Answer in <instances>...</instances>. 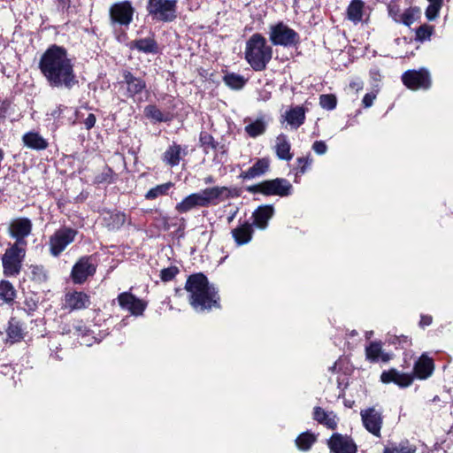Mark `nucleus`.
<instances>
[{
    "label": "nucleus",
    "mask_w": 453,
    "mask_h": 453,
    "mask_svg": "<svg viewBox=\"0 0 453 453\" xmlns=\"http://www.w3.org/2000/svg\"><path fill=\"white\" fill-rule=\"evenodd\" d=\"M39 68L50 87L70 89L78 83L73 61L62 47H50L42 55Z\"/></svg>",
    "instance_id": "nucleus-1"
},
{
    "label": "nucleus",
    "mask_w": 453,
    "mask_h": 453,
    "mask_svg": "<svg viewBox=\"0 0 453 453\" xmlns=\"http://www.w3.org/2000/svg\"><path fill=\"white\" fill-rule=\"evenodd\" d=\"M186 289L189 293L190 304L196 311L219 307L218 292L203 274L190 276L187 280Z\"/></svg>",
    "instance_id": "nucleus-2"
},
{
    "label": "nucleus",
    "mask_w": 453,
    "mask_h": 453,
    "mask_svg": "<svg viewBox=\"0 0 453 453\" xmlns=\"http://www.w3.org/2000/svg\"><path fill=\"white\" fill-rule=\"evenodd\" d=\"M273 56L272 47L260 34L252 35L246 42L245 59L255 71L266 67Z\"/></svg>",
    "instance_id": "nucleus-3"
},
{
    "label": "nucleus",
    "mask_w": 453,
    "mask_h": 453,
    "mask_svg": "<svg viewBox=\"0 0 453 453\" xmlns=\"http://www.w3.org/2000/svg\"><path fill=\"white\" fill-rule=\"evenodd\" d=\"M26 250L18 244H12L2 257L3 273L6 277L17 276L22 268Z\"/></svg>",
    "instance_id": "nucleus-4"
},
{
    "label": "nucleus",
    "mask_w": 453,
    "mask_h": 453,
    "mask_svg": "<svg viewBox=\"0 0 453 453\" xmlns=\"http://www.w3.org/2000/svg\"><path fill=\"white\" fill-rule=\"evenodd\" d=\"M147 11L153 19L171 22L176 18V0H149Z\"/></svg>",
    "instance_id": "nucleus-5"
},
{
    "label": "nucleus",
    "mask_w": 453,
    "mask_h": 453,
    "mask_svg": "<svg viewBox=\"0 0 453 453\" xmlns=\"http://www.w3.org/2000/svg\"><path fill=\"white\" fill-rule=\"evenodd\" d=\"M269 39L273 45L295 46L299 42L298 34L283 22L270 27Z\"/></svg>",
    "instance_id": "nucleus-6"
},
{
    "label": "nucleus",
    "mask_w": 453,
    "mask_h": 453,
    "mask_svg": "<svg viewBox=\"0 0 453 453\" xmlns=\"http://www.w3.org/2000/svg\"><path fill=\"white\" fill-rule=\"evenodd\" d=\"M77 235V231L69 228L63 227L57 230L50 237L49 241L50 252L53 257H58L65 248L71 244Z\"/></svg>",
    "instance_id": "nucleus-7"
},
{
    "label": "nucleus",
    "mask_w": 453,
    "mask_h": 453,
    "mask_svg": "<svg viewBox=\"0 0 453 453\" xmlns=\"http://www.w3.org/2000/svg\"><path fill=\"white\" fill-rule=\"evenodd\" d=\"M111 23L127 27L133 20L134 8L130 1L113 4L109 10Z\"/></svg>",
    "instance_id": "nucleus-8"
},
{
    "label": "nucleus",
    "mask_w": 453,
    "mask_h": 453,
    "mask_svg": "<svg viewBox=\"0 0 453 453\" xmlns=\"http://www.w3.org/2000/svg\"><path fill=\"white\" fill-rule=\"evenodd\" d=\"M255 190L266 196H288L292 189V185L285 179H274L265 180L255 186Z\"/></svg>",
    "instance_id": "nucleus-9"
},
{
    "label": "nucleus",
    "mask_w": 453,
    "mask_h": 453,
    "mask_svg": "<svg viewBox=\"0 0 453 453\" xmlns=\"http://www.w3.org/2000/svg\"><path fill=\"white\" fill-rule=\"evenodd\" d=\"M32 226L31 220L27 218H16L10 221L8 233L12 238L16 240L14 244L22 247L27 244L25 238L31 234Z\"/></svg>",
    "instance_id": "nucleus-10"
},
{
    "label": "nucleus",
    "mask_w": 453,
    "mask_h": 453,
    "mask_svg": "<svg viewBox=\"0 0 453 453\" xmlns=\"http://www.w3.org/2000/svg\"><path fill=\"white\" fill-rule=\"evenodd\" d=\"M199 198L201 207H208L216 205L230 196L231 191L226 187H212L207 188L196 192Z\"/></svg>",
    "instance_id": "nucleus-11"
},
{
    "label": "nucleus",
    "mask_w": 453,
    "mask_h": 453,
    "mask_svg": "<svg viewBox=\"0 0 453 453\" xmlns=\"http://www.w3.org/2000/svg\"><path fill=\"white\" fill-rule=\"evenodd\" d=\"M362 423L365 429L376 437H380L383 423L381 412L374 407L362 410L360 412Z\"/></svg>",
    "instance_id": "nucleus-12"
},
{
    "label": "nucleus",
    "mask_w": 453,
    "mask_h": 453,
    "mask_svg": "<svg viewBox=\"0 0 453 453\" xmlns=\"http://www.w3.org/2000/svg\"><path fill=\"white\" fill-rule=\"evenodd\" d=\"M404 85L413 90L426 89L430 87L429 73L425 69L407 71L402 76Z\"/></svg>",
    "instance_id": "nucleus-13"
},
{
    "label": "nucleus",
    "mask_w": 453,
    "mask_h": 453,
    "mask_svg": "<svg viewBox=\"0 0 453 453\" xmlns=\"http://www.w3.org/2000/svg\"><path fill=\"white\" fill-rule=\"evenodd\" d=\"M118 302L121 309L129 311L134 316L142 315L147 306V303L143 300L136 297L130 292L119 294Z\"/></svg>",
    "instance_id": "nucleus-14"
},
{
    "label": "nucleus",
    "mask_w": 453,
    "mask_h": 453,
    "mask_svg": "<svg viewBox=\"0 0 453 453\" xmlns=\"http://www.w3.org/2000/svg\"><path fill=\"white\" fill-rule=\"evenodd\" d=\"M96 273V265L91 257H81L73 267L72 280L76 284L83 283L88 277Z\"/></svg>",
    "instance_id": "nucleus-15"
},
{
    "label": "nucleus",
    "mask_w": 453,
    "mask_h": 453,
    "mask_svg": "<svg viewBox=\"0 0 453 453\" xmlns=\"http://www.w3.org/2000/svg\"><path fill=\"white\" fill-rule=\"evenodd\" d=\"M90 305V297L81 291L67 292L65 296V307L70 311L86 309Z\"/></svg>",
    "instance_id": "nucleus-16"
},
{
    "label": "nucleus",
    "mask_w": 453,
    "mask_h": 453,
    "mask_svg": "<svg viewBox=\"0 0 453 453\" xmlns=\"http://www.w3.org/2000/svg\"><path fill=\"white\" fill-rule=\"evenodd\" d=\"M328 446L334 453H356L357 446L348 436L334 434L328 441Z\"/></svg>",
    "instance_id": "nucleus-17"
},
{
    "label": "nucleus",
    "mask_w": 453,
    "mask_h": 453,
    "mask_svg": "<svg viewBox=\"0 0 453 453\" xmlns=\"http://www.w3.org/2000/svg\"><path fill=\"white\" fill-rule=\"evenodd\" d=\"M383 383L394 382L401 388L409 387L413 381V376L409 373L400 372L395 369L385 371L380 375Z\"/></svg>",
    "instance_id": "nucleus-18"
},
{
    "label": "nucleus",
    "mask_w": 453,
    "mask_h": 453,
    "mask_svg": "<svg viewBox=\"0 0 453 453\" xmlns=\"http://www.w3.org/2000/svg\"><path fill=\"white\" fill-rule=\"evenodd\" d=\"M123 77L124 82L127 85V95L130 97L139 95L146 88V83L143 80L134 76L128 71L123 73Z\"/></svg>",
    "instance_id": "nucleus-19"
},
{
    "label": "nucleus",
    "mask_w": 453,
    "mask_h": 453,
    "mask_svg": "<svg viewBox=\"0 0 453 453\" xmlns=\"http://www.w3.org/2000/svg\"><path fill=\"white\" fill-rule=\"evenodd\" d=\"M365 357L370 362H388L391 356L382 350L381 343L379 342H372L365 348Z\"/></svg>",
    "instance_id": "nucleus-20"
},
{
    "label": "nucleus",
    "mask_w": 453,
    "mask_h": 453,
    "mask_svg": "<svg viewBox=\"0 0 453 453\" xmlns=\"http://www.w3.org/2000/svg\"><path fill=\"white\" fill-rule=\"evenodd\" d=\"M434 369V362L426 355H422L414 365V373L420 380L430 377Z\"/></svg>",
    "instance_id": "nucleus-21"
},
{
    "label": "nucleus",
    "mask_w": 453,
    "mask_h": 453,
    "mask_svg": "<svg viewBox=\"0 0 453 453\" xmlns=\"http://www.w3.org/2000/svg\"><path fill=\"white\" fill-rule=\"evenodd\" d=\"M274 213L273 205L259 206L254 212V225L260 228L265 229L268 226V221L272 219Z\"/></svg>",
    "instance_id": "nucleus-22"
},
{
    "label": "nucleus",
    "mask_w": 453,
    "mask_h": 453,
    "mask_svg": "<svg viewBox=\"0 0 453 453\" xmlns=\"http://www.w3.org/2000/svg\"><path fill=\"white\" fill-rule=\"evenodd\" d=\"M252 225L248 222L232 230L233 238L239 246L249 243L252 239Z\"/></svg>",
    "instance_id": "nucleus-23"
},
{
    "label": "nucleus",
    "mask_w": 453,
    "mask_h": 453,
    "mask_svg": "<svg viewBox=\"0 0 453 453\" xmlns=\"http://www.w3.org/2000/svg\"><path fill=\"white\" fill-rule=\"evenodd\" d=\"M22 141L25 146L36 150H45L48 147L47 141L36 132L26 133Z\"/></svg>",
    "instance_id": "nucleus-24"
},
{
    "label": "nucleus",
    "mask_w": 453,
    "mask_h": 453,
    "mask_svg": "<svg viewBox=\"0 0 453 453\" xmlns=\"http://www.w3.org/2000/svg\"><path fill=\"white\" fill-rule=\"evenodd\" d=\"M269 168V160L266 158L258 159L253 166L241 173L242 179L251 180L264 174Z\"/></svg>",
    "instance_id": "nucleus-25"
},
{
    "label": "nucleus",
    "mask_w": 453,
    "mask_h": 453,
    "mask_svg": "<svg viewBox=\"0 0 453 453\" xmlns=\"http://www.w3.org/2000/svg\"><path fill=\"white\" fill-rule=\"evenodd\" d=\"M284 118L288 125H290L293 128L296 129L304 121V109L301 106H296L294 108H291L290 110L286 111Z\"/></svg>",
    "instance_id": "nucleus-26"
},
{
    "label": "nucleus",
    "mask_w": 453,
    "mask_h": 453,
    "mask_svg": "<svg viewBox=\"0 0 453 453\" xmlns=\"http://www.w3.org/2000/svg\"><path fill=\"white\" fill-rule=\"evenodd\" d=\"M275 151L280 159L289 161L293 155L290 153V143L287 135L281 134L277 136Z\"/></svg>",
    "instance_id": "nucleus-27"
},
{
    "label": "nucleus",
    "mask_w": 453,
    "mask_h": 453,
    "mask_svg": "<svg viewBox=\"0 0 453 453\" xmlns=\"http://www.w3.org/2000/svg\"><path fill=\"white\" fill-rule=\"evenodd\" d=\"M196 207H201L200 198L197 193H192L178 203L175 210L179 213H186Z\"/></svg>",
    "instance_id": "nucleus-28"
},
{
    "label": "nucleus",
    "mask_w": 453,
    "mask_h": 453,
    "mask_svg": "<svg viewBox=\"0 0 453 453\" xmlns=\"http://www.w3.org/2000/svg\"><path fill=\"white\" fill-rule=\"evenodd\" d=\"M130 47L144 53H156L157 50V42L151 37L133 41Z\"/></svg>",
    "instance_id": "nucleus-29"
},
{
    "label": "nucleus",
    "mask_w": 453,
    "mask_h": 453,
    "mask_svg": "<svg viewBox=\"0 0 453 453\" xmlns=\"http://www.w3.org/2000/svg\"><path fill=\"white\" fill-rule=\"evenodd\" d=\"M182 150L180 145L173 144L163 155V161L170 166L179 165Z\"/></svg>",
    "instance_id": "nucleus-30"
},
{
    "label": "nucleus",
    "mask_w": 453,
    "mask_h": 453,
    "mask_svg": "<svg viewBox=\"0 0 453 453\" xmlns=\"http://www.w3.org/2000/svg\"><path fill=\"white\" fill-rule=\"evenodd\" d=\"M364 3L361 0H353L348 9L347 17L353 23L357 24L362 20Z\"/></svg>",
    "instance_id": "nucleus-31"
},
{
    "label": "nucleus",
    "mask_w": 453,
    "mask_h": 453,
    "mask_svg": "<svg viewBox=\"0 0 453 453\" xmlns=\"http://www.w3.org/2000/svg\"><path fill=\"white\" fill-rule=\"evenodd\" d=\"M7 342L15 343L21 341L24 337L23 330L18 321L11 319L6 329Z\"/></svg>",
    "instance_id": "nucleus-32"
},
{
    "label": "nucleus",
    "mask_w": 453,
    "mask_h": 453,
    "mask_svg": "<svg viewBox=\"0 0 453 453\" xmlns=\"http://www.w3.org/2000/svg\"><path fill=\"white\" fill-rule=\"evenodd\" d=\"M267 123L264 117L258 118L245 127L246 133L250 137H257L265 132Z\"/></svg>",
    "instance_id": "nucleus-33"
},
{
    "label": "nucleus",
    "mask_w": 453,
    "mask_h": 453,
    "mask_svg": "<svg viewBox=\"0 0 453 453\" xmlns=\"http://www.w3.org/2000/svg\"><path fill=\"white\" fill-rule=\"evenodd\" d=\"M173 186V182H166L150 188L146 194L145 198L147 200H155L159 196H166L170 188Z\"/></svg>",
    "instance_id": "nucleus-34"
},
{
    "label": "nucleus",
    "mask_w": 453,
    "mask_h": 453,
    "mask_svg": "<svg viewBox=\"0 0 453 453\" xmlns=\"http://www.w3.org/2000/svg\"><path fill=\"white\" fill-rule=\"evenodd\" d=\"M416 447L409 441H402L398 444H392L384 449V453H415Z\"/></svg>",
    "instance_id": "nucleus-35"
},
{
    "label": "nucleus",
    "mask_w": 453,
    "mask_h": 453,
    "mask_svg": "<svg viewBox=\"0 0 453 453\" xmlns=\"http://www.w3.org/2000/svg\"><path fill=\"white\" fill-rule=\"evenodd\" d=\"M316 436L309 432L301 434L296 440V444L300 450H308L315 442Z\"/></svg>",
    "instance_id": "nucleus-36"
},
{
    "label": "nucleus",
    "mask_w": 453,
    "mask_h": 453,
    "mask_svg": "<svg viewBox=\"0 0 453 453\" xmlns=\"http://www.w3.org/2000/svg\"><path fill=\"white\" fill-rule=\"evenodd\" d=\"M15 296V289L13 286L6 280L0 282V298L4 301L9 302L13 300Z\"/></svg>",
    "instance_id": "nucleus-37"
},
{
    "label": "nucleus",
    "mask_w": 453,
    "mask_h": 453,
    "mask_svg": "<svg viewBox=\"0 0 453 453\" xmlns=\"http://www.w3.org/2000/svg\"><path fill=\"white\" fill-rule=\"evenodd\" d=\"M429 4L426 10V17L429 20H434L437 18L439 12L442 6V0H427Z\"/></svg>",
    "instance_id": "nucleus-38"
},
{
    "label": "nucleus",
    "mask_w": 453,
    "mask_h": 453,
    "mask_svg": "<svg viewBox=\"0 0 453 453\" xmlns=\"http://www.w3.org/2000/svg\"><path fill=\"white\" fill-rule=\"evenodd\" d=\"M126 222V215L122 212H112L109 214L108 226L111 229H118Z\"/></svg>",
    "instance_id": "nucleus-39"
},
{
    "label": "nucleus",
    "mask_w": 453,
    "mask_h": 453,
    "mask_svg": "<svg viewBox=\"0 0 453 453\" xmlns=\"http://www.w3.org/2000/svg\"><path fill=\"white\" fill-rule=\"evenodd\" d=\"M319 104L323 109L329 111L334 110L337 104L336 96L332 94L321 95L319 97Z\"/></svg>",
    "instance_id": "nucleus-40"
},
{
    "label": "nucleus",
    "mask_w": 453,
    "mask_h": 453,
    "mask_svg": "<svg viewBox=\"0 0 453 453\" xmlns=\"http://www.w3.org/2000/svg\"><path fill=\"white\" fill-rule=\"evenodd\" d=\"M225 81L227 86H229L232 88H241L245 84V80L237 74H228L225 77Z\"/></svg>",
    "instance_id": "nucleus-41"
},
{
    "label": "nucleus",
    "mask_w": 453,
    "mask_h": 453,
    "mask_svg": "<svg viewBox=\"0 0 453 453\" xmlns=\"http://www.w3.org/2000/svg\"><path fill=\"white\" fill-rule=\"evenodd\" d=\"M418 12L414 9L406 10L401 16L402 22L406 26H411L416 20Z\"/></svg>",
    "instance_id": "nucleus-42"
},
{
    "label": "nucleus",
    "mask_w": 453,
    "mask_h": 453,
    "mask_svg": "<svg viewBox=\"0 0 453 453\" xmlns=\"http://www.w3.org/2000/svg\"><path fill=\"white\" fill-rule=\"evenodd\" d=\"M178 272H179V270L175 266L165 268L160 273L161 280L164 281H169L175 277V275L178 273Z\"/></svg>",
    "instance_id": "nucleus-43"
},
{
    "label": "nucleus",
    "mask_w": 453,
    "mask_h": 453,
    "mask_svg": "<svg viewBox=\"0 0 453 453\" xmlns=\"http://www.w3.org/2000/svg\"><path fill=\"white\" fill-rule=\"evenodd\" d=\"M144 112L147 117L154 119L157 121H161L163 119L162 112L154 105H149L145 108Z\"/></svg>",
    "instance_id": "nucleus-44"
},
{
    "label": "nucleus",
    "mask_w": 453,
    "mask_h": 453,
    "mask_svg": "<svg viewBox=\"0 0 453 453\" xmlns=\"http://www.w3.org/2000/svg\"><path fill=\"white\" fill-rule=\"evenodd\" d=\"M31 273L34 280L38 281H42L46 280V273L42 266L41 265H33L31 267Z\"/></svg>",
    "instance_id": "nucleus-45"
},
{
    "label": "nucleus",
    "mask_w": 453,
    "mask_h": 453,
    "mask_svg": "<svg viewBox=\"0 0 453 453\" xmlns=\"http://www.w3.org/2000/svg\"><path fill=\"white\" fill-rule=\"evenodd\" d=\"M432 35V29L427 26H421L416 32L417 39L424 41L429 39Z\"/></svg>",
    "instance_id": "nucleus-46"
},
{
    "label": "nucleus",
    "mask_w": 453,
    "mask_h": 453,
    "mask_svg": "<svg viewBox=\"0 0 453 453\" xmlns=\"http://www.w3.org/2000/svg\"><path fill=\"white\" fill-rule=\"evenodd\" d=\"M321 424H324L328 428L334 429L337 425L335 415L330 411L327 416L324 418V420L321 422Z\"/></svg>",
    "instance_id": "nucleus-47"
},
{
    "label": "nucleus",
    "mask_w": 453,
    "mask_h": 453,
    "mask_svg": "<svg viewBox=\"0 0 453 453\" xmlns=\"http://www.w3.org/2000/svg\"><path fill=\"white\" fill-rule=\"evenodd\" d=\"M321 424H324L328 428L334 429L337 425L335 415L330 411L327 416L324 418V420L321 422Z\"/></svg>",
    "instance_id": "nucleus-48"
},
{
    "label": "nucleus",
    "mask_w": 453,
    "mask_h": 453,
    "mask_svg": "<svg viewBox=\"0 0 453 453\" xmlns=\"http://www.w3.org/2000/svg\"><path fill=\"white\" fill-rule=\"evenodd\" d=\"M312 149L317 154L323 155L326 152L327 147L324 142L317 141L313 143Z\"/></svg>",
    "instance_id": "nucleus-49"
},
{
    "label": "nucleus",
    "mask_w": 453,
    "mask_h": 453,
    "mask_svg": "<svg viewBox=\"0 0 453 453\" xmlns=\"http://www.w3.org/2000/svg\"><path fill=\"white\" fill-rule=\"evenodd\" d=\"M364 87V82L362 80L356 78L352 80L349 85V88L354 90L356 93L362 90Z\"/></svg>",
    "instance_id": "nucleus-50"
},
{
    "label": "nucleus",
    "mask_w": 453,
    "mask_h": 453,
    "mask_svg": "<svg viewBox=\"0 0 453 453\" xmlns=\"http://www.w3.org/2000/svg\"><path fill=\"white\" fill-rule=\"evenodd\" d=\"M328 413L329 412L326 411L322 408L316 407L314 409L313 416L318 422L321 423L324 420V418L326 417Z\"/></svg>",
    "instance_id": "nucleus-51"
},
{
    "label": "nucleus",
    "mask_w": 453,
    "mask_h": 453,
    "mask_svg": "<svg viewBox=\"0 0 453 453\" xmlns=\"http://www.w3.org/2000/svg\"><path fill=\"white\" fill-rule=\"evenodd\" d=\"M375 98H376V94L367 93L365 95V96L362 100V104L365 108H369L372 105Z\"/></svg>",
    "instance_id": "nucleus-52"
},
{
    "label": "nucleus",
    "mask_w": 453,
    "mask_h": 453,
    "mask_svg": "<svg viewBox=\"0 0 453 453\" xmlns=\"http://www.w3.org/2000/svg\"><path fill=\"white\" fill-rule=\"evenodd\" d=\"M96 116L93 113H89L84 120V125L88 130L91 129L96 123Z\"/></svg>",
    "instance_id": "nucleus-53"
},
{
    "label": "nucleus",
    "mask_w": 453,
    "mask_h": 453,
    "mask_svg": "<svg viewBox=\"0 0 453 453\" xmlns=\"http://www.w3.org/2000/svg\"><path fill=\"white\" fill-rule=\"evenodd\" d=\"M432 323V317L428 315H423L421 316L420 319V326H429Z\"/></svg>",
    "instance_id": "nucleus-54"
},
{
    "label": "nucleus",
    "mask_w": 453,
    "mask_h": 453,
    "mask_svg": "<svg viewBox=\"0 0 453 453\" xmlns=\"http://www.w3.org/2000/svg\"><path fill=\"white\" fill-rule=\"evenodd\" d=\"M63 110H64V106L63 105H58V106L56 107L55 110H53L51 111L50 116L52 118H58V117L60 116V114L62 113Z\"/></svg>",
    "instance_id": "nucleus-55"
},
{
    "label": "nucleus",
    "mask_w": 453,
    "mask_h": 453,
    "mask_svg": "<svg viewBox=\"0 0 453 453\" xmlns=\"http://www.w3.org/2000/svg\"><path fill=\"white\" fill-rule=\"evenodd\" d=\"M215 181L214 178L210 175V176H207L206 178H204V183L205 184H211Z\"/></svg>",
    "instance_id": "nucleus-56"
},
{
    "label": "nucleus",
    "mask_w": 453,
    "mask_h": 453,
    "mask_svg": "<svg viewBox=\"0 0 453 453\" xmlns=\"http://www.w3.org/2000/svg\"><path fill=\"white\" fill-rule=\"evenodd\" d=\"M365 334H366V338L369 339L372 335V331L371 332H366Z\"/></svg>",
    "instance_id": "nucleus-57"
}]
</instances>
